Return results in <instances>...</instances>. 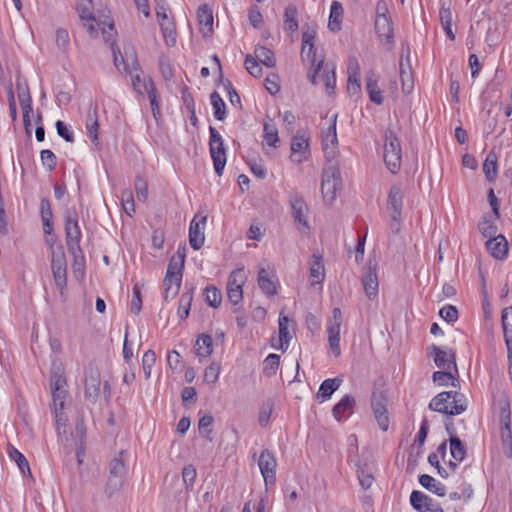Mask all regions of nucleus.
Returning a JSON list of instances; mask_svg holds the SVG:
<instances>
[{
  "label": "nucleus",
  "mask_w": 512,
  "mask_h": 512,
  "mask_svg": "<svg viewBox=\"0 0 512 512\" xmlns=\"http://www.w3.org/2000/svg\"><path fill=\"white\" fill-rule=\"evenodd\" d=\"M310 156L309 149V136L298 131L292 138L291 141V155L290 158L295 163H302L308 160Z\"/></svg>",
  "instance_id": "15"
},
{
  "label": "nucleus",
  "mask_w": 512,
  "mask_h": 512,
  "mask_svg": "<svg viewBox=\"0 0 512 512\" xmlns=\"http://www.w3.org/2000/svg\"><path fill=\"white\" fill-rule=\"evenodd\" d=\"M399 66L402 91L404 94H410L414 89V78L409 61L405 64L401 58Z\"/></svg>",
  "instance_id": "30"
},
{
  "label": "nucleus",
  "mask_w": 512,
  "mask_h": 512,
  "mask_svg": "<svg viewBox=\"0 0 512 512\" xmlns=\"http://www.w3.org/2000/svg\"><path fill=\"white\" fill-rule=\"evenodd\" d=\"M7 453L9 457L16 462L20 471L23 474H28L29 476H31L29 463L25 456L18 449H16L12 444H8Z\"/></svg>",
  "instance_id": "39"
},
{
  "label": "nucleus",
  "mask_w": 512,
  "mask_h": 512,
  "mask_svg": "<svg viewBox=\"0 0 512 512\" xmlns=\"http://www.w3.org/2000/svg\"><path fill=\"white\" fill-rule=\"evenodd\" d=\"M440 22L443 30L445 31L447 37L454 41L455 40V34L452 30V22H453V15L449 8L442 7L439 12Z\"/></svg>",
  "instance_id": "43"
},
{
  "label": "nucleus",
  "mask_w": 512,
  "mask_h": 512,
  "mask_svg": "<svg viewBox=\"0 0 512 512\" xmlns=\"http://www.w3.org/2000/svg\"><path fill=\"white\" fill-rule=\"evenodd\" d=\"M197 19L200 31L204 37L210 36L213 32V13L207 5H202L197 10Z\"/></svg>",
  "instance_id": "26"
},
{
  "label": "nucleus",
  "mask_w": 512,
  "mask_h": 512,
  "mask_svg": "<svg viewBox=\"0 0 512 512\" xmlns=\"http://www.w3.org/2000/svg\"><path fill=\"white\" fill-rule=\"evenodd\" d=\"M210 154L213 160L214 169L218 176H221L226 165V152L224 149L223 139L219 132L210 127Z\"/></svg>",
  "instance_id": "12"
},
{
  "label": "nucleus",
  "mask_w": 512,
  "mask_h": 512,
  "mask_svg": "<svg viewBox=\"0 0 512 512\" xmlns=\"http://www.w3.org/2000/svg\"><path fill=\"white\" fill-rule=\"evenodd\" d=\"M50 390L52 394V409L55 416V425L59 436L66 433L68 416L65 409L69 406V394L66 378L60 370H54L50 378Z\"/></svg>",
  "instance_id": "2"
},
{
  "label": "nucleus",
  "mask_w": 512,
  "mask_h": 512,
  "mask_svg": "<svg viewBox=\"0 0 512 512\" xmlns=\"http://www.w3.org/2000/svg\"><path fill=\"white\" fill-rule=\"evenodd\" d=\"M497 155L490 151L483 164V172L489 181H493L497 176Z\"/></svg>",
  "instance_id": "45"
},
{
  "label": "nucleus",
  "mask_w": 512,
  "mask_h": 512,
  "mask_svg": "<svg viewBox=\"0 0 512 512\" xmlns=\"http://www.w3.org/2000/svg\"><path fill=\"white\" fill-rule=\"evenodd\" d=\"M220 375V365L216 362L210 363L204 371V381L208 384H215Z\"/></svg>",
  "instance_id": "55"
},
{
  "label": "nucleus",
  "mask_w": 512,
  "mask_h": 512,
  "mask_svg": "<svg viewBox=\"0 0 512 512\" xmlns=\"http://www.w3.org/2000/svg\"><path fill=\"white\" fill-rule=\"evenodd\" d=\"M419 483L424 488H426L427 490L431 491L432 493H434L438 496H444L446 493L444 485L430 475H427V474L421 475L419 477Z\"/></svg>",
  "instance_id": "38"
},
{
  "label": "nucleus",
  "mask_w": 512,
  "mask_h": 512,
  "mask_svg": "<svg viewBox=\"0 0 512 512\" xmlns=\"http://www.w3.org/2000/svg\"><path fill=\"white\" fill-rule=\"evenodd\" d=\"M73 437L75 438L77 461L79 464H82L84 455L83 440L85 437V428L83 422L76 423Z\"/></svg>",
  "instance_id": "42"
},
{
  "label": "nucleus",
  "mask_w": 512,
  "mask_h": 512,
  "mask_svg": "<svg viewBox=\"0 0 512 512\" xmlns=\"http://www.w3.org/2000/svg\"><path fill=\"white\" fill-rule=\"evenodd\" d=\"M263 132H264L263 139H264L265 145L272 147V148H277L280 143V139L278 136V130L275 127V125L270 124V123H265Z\"/></svg>",
  "instance_id": "46"
},
{
  "label": "nucleus",
  "mask_w": 512,
  "mask_h": 512,
  "mask_svg": "<svg viewBox=\"0 0 512 512\" xmlns=\"http://www.w3.org/2000/svg\"><path fill=\"white\" fill-rule=\"evenodd\" d=\"M120 200L125 213L129 216H132V214L135 212L132 192L130 190L122 191Z\"/></svg>",
  "instance_id": "57"
},
{
  "label": "nucleus",
  "mask_w": 512,
  "mask_h": 512,
  "mask_svg": "<svg viewBox=\"0 0 512 512\" xmlns=\"http://www.w3.org/2000/svg\"><path fill=\"white\" fill-rule=\"evenodd\" d=\"M123 452H120L118 457H115L110 463L111 478L109 484L118 488L121 485V478L125 474V464L122 459Z\"/></svg>",
  "instance_id": "29"
},
{
  "label": "nucleus",
  "mask_w": 512,
  "mask_h": 512,
  "mask_svg": "<svg viewBox=\"0 0 512 512\" xmlns=\"http://www.w3.org/2000/svg\"><path fill=\"white\" fill-rule=\"evenodd\" d=\"M245 68L254 77L262 75V68L259 62L251 55H247L245 58Z\"/></svg>",
  "instance_id": "59"
},
{
  "label": "nucleus",
  "mask_w": 512,
  "mask_h": 512,
  "mask_svg": "<svg viewBox=\"0 0 512 512\" xmlns=\"http://www.w3.org/2000/svg\"><path fill=\"white\" fill-rule=\"evenodd\" d=\"M185 257V247H179L169 261L166 275L163 280L165 301L174 299L179 293Z\"/></svg>",
  "instance_id": "4"
},
{
  "label": "nucleus",
  "mask_w": 512,
  "mask_h": 512,
  "mask_svg": "<svg viewBox=\"0 0 512 512\" xmlns=\"http://www.w3.org/2000/svg\"><path fill=\"white\" fill-rule=\"evenodd\" d=\"M343 17V7L338 1H333L330 9L328 27L331 31H339Z\"/></svg>",
  "instance_id": "37"
},
{
  "label": "nucleus",
  "mask_w": 512,
  "mask_h": 512,
  "mask_svg": "<svg viewBox=\"0 0 512 512\" xmlns=\"http://www.w3.org/2000/svg\"><path fill=\"white\" fill-rule=\"evenodd\" d=\"M290 206L294 220L301 226L300 230L303 232L309 230L307 221L308 207L304 200L298 195H293L290 197Z\"/></svg>",
  "instance_id": "22"
},
{
  "label": "nucleus",
  "mask_w": 512,
  "mask_h": 512,
  "mask_svg": "<svg viewBox=\"0 0 512 512\" xmlns=\"http://www.w3.org/2000/svg\"><path fill=\"white\" fill-rule=\"evenodd\" d=\"M111 48L116 68L119 71H121L123 68L124 71L130 74L134 89L142 93V88H144L145 90L146 88H149V85H147L141 79L134 50L132 48L125 50V56H123L121 54V51L114 47V42L111 43Z\"/></svg>",
  "instance_id": "5"
},
{
  "label": "nucleus",
  "mask_w": 512,
  "mask_h": 512,
  "mask_svg": "<svg viewBox=\"0 0 512 512\" xmlns=\"http://www.w3.org/2000/svg\"><path fill=\"white\" fill-rule=\"evenodd\" d=\"M135 191H136L137 199L139 201L144 202L147 199L148 186H147V183L143 179L137 178L135 180Z\"/></svg>",
  "instance_id": "63"
},
{
  "label": "nucleus",
  "mask_w": 512,
  "mask_h": 512,
  "mask_svg": "<svg viewBox=\"0 0 512 512\" xmlns=\"http://www.w3.org/2000/svg\"><path fill=\"white\" fill-rule=\"evenodd\" d=\"M410 503L418 512H444L438 503L420 491L411 493Z\"/></svg>",
  "instance_id": "20"
},
{
  "label": "nucleus",
  "mask_w": 512,
  "mask_h": 512,
  "mask_svg": "<svg viewBox=\"0 0 512 512\" xmlns=\"http://www.w3.org/2000/svg\"><path fill=\"white\" fill-rule=\"evenodd\" d=\"M336 123L337 115L334 114L328 121V127L322 130V150L327 161H333L339 155Z\"/></svg>",
  "instance_id": "10"
},
{
  "label": "nucleus",
  "mask_w": 512,
  "mask_h": 512,
  "mask_svg": "<svg viewBox=\"0 0 512 512\" xmlns=\"http://www.w3.org/2000/svg\"><path fill=\"white\" fill-rule=\"evenodd\" d=\"M402 199L403 193L400 187L393 186L390 189L388 197V209L390 212V217L394 221V224L391 225V228L396 232L399 231V220L402 211Z\"/></svg>",
  "instance_id": "17"
},
{
  "label": "nucleus",
  "mask_w": 512,
  "mask_h": 512,
  "mask_svg": "<svg viewBox=\"0 0 512 512\" xmlns=\"http://www.w3.org/2000/svg\"><path fill=\"white\" fill-rule=\"evenodd\" d=\"M98 121L97 119L92 116V115H88V119H87V123H86V130H87V134L88 136L90 137V139L95 142L97 141L98 139Z\"/></svg>",
  "instance_id": "61"
},
{
  "label": "nucleus",
  "mask_w": 512,
  "mask_h": 512,
  "mask_svg": "<svg viewBox=\"0 0 512 512\" xmlns=\"http://www.w3.org/2000/svg\"><path fill=\"white\" fill-rule=\"evenodd\" d=\"M343 322V315L340 308L336 307L332 310V318L327 322L326 331L328 334V345L330 351L335 357L341 354L340 349V332Z\"/></svg>",
  "instance_id": "11"
},
{
  "label": "nucleus",
  "mask_w": 512,
  "mask_h": 512,
  "mask_svg": "<svg viewBox=\"0 0 512 512\" xmlns=\"http://www.w3.org/2000/svg\"><path fill=\"white\" fill-rule=\"evenodd\" d=\"M439 314L447 322H454L458 318V311L452 305H447V306L443 307L440 310Z\"/></svg>",
  "instance_id": "64"
},
{
  "label": "nucleus",
  "mask_w": 512,
  "mask_h": 512,
  "mask_svg": "<svg viewBox=\"0 0 512 512\" xmlns=\"http://www.w3.org/2000/svg\"><path fill=\"white\" fill-rule=\"evenodd\" d=\"M205 299L210 306L217 308L222 302V294L215 286H209L205 289Z\"/></svg>",
  "instance_id": "53"
},
{
  "label": "nucleus",
  "mask_w": 512,
  "mask_h": 512,
  "mask_svg": "<svg viewBox=\"0 0 512 512\" xmlns=\"http://www.w3.org/2000/svg\"><path fill=\"white\" fill-rule=\"evenodd\" d=\"M316 29L308 26L302 32L301 58L303 62L310 63L309 78L314 85L323 84L326 92L330 94L336 85V76L332 65H323V58L317 55L315 49Z\"/></svg>",
  "instance_id": "1"
},
{
  "label": "nucleus",
  "mask_w": 512,
  "mask_h": 512,
  "mask_svg": "<svg viewBox=\"0 0 512 512\" xmlns=\"http://www.w3.org/2000/svg\"><path fill=\"white\" fill-rule=\"evenodd\" d=\"M453 370H444L436 371L433 373V381L440 386H447L449 384L456 386V382H458L457 378H455L452 373Z\"/></svg>",
  "instance_id": "48"
},
{
  "label": "nucleus",
  "mask_w": 512,
  "mask_h": 512,
  "mask_svg": "<svg viewBox=\"0 0 512 512\" xmlns=\"http://www.w3.org/2000/svg\"><path fill=\"white\" fill-rule=\"evenodd\" d=\"M309 275L311 285L320 284L325 278V268L322 260V256L313 254L309 262Z\"/></svg>",
  "instance_id": "27"
},
{
  "label": "nucleus",
  "mask_w": 512,
  "mask_h": 512,
  "mask_svg": "<svg viewBox=\"0 0 512 512\" xmlns=\"http://www.w3.org/2000/svg\"><path fill=\"white\" fill-rule=\"evenodd\" d=\"M279 348L283 351L287 350L292 334L289 331V318L282 313L279 315Z\"/></svg>",
  "instance_id": "35"
},
{
  "label": "nucleus",
  "mask_w": 512,
  "mask_h": 512,
  "mask_svg": "<svg viewBox=\"0 0 512 512\" xmlns=\"http://www.w3.org/2000/svg\"><path fill=\"white\" fill-rule=\"evenodd\" d=\"M214 419L211 415H204L202 418H200L198 423V429L199 432L207 439L211 440V429L210 426L212 425Z\"/></svg>",
  "instance_id": "58"
},
{
  "label": "nucleus",
  "mask_w": 512,
  "mask_h": 512,
  "mask_svg": "<svg viewBox=\"0 0 512 512\" xmlns=\"http://www.w3.org/2000/svg\"><path fill=\"white\" fill-rule=\"evenodd\" d=\"M213 352V340L210 335H200L195 343V354L199 358H207Z\"/></svg>",
  "instance_id": "34"
},
{
  "label": "nucleus",
  "mask_w": 512,
  "mask_h": 512,
  "mask_svg": "<svg viewBox=\"0 0 512 512\" xmlns=\"http://www.w3.org/2000/svg\"><path fill=\"white\" fill-rule=\"evenodd\" d=\"M248 17H249V21H250L251 25L254 28L259 29L262 26L263 16L258 7H256V6L251 7L249 9Z\"/></svg>",
  "instance_id": "62"
},
{
  "label": "nucleus",
  "mask_w": 512,
  "mask_h": 512,
  "mask_svg": "<svg viewBox=\"0 0 512 512\" xmlns=\"http://www.w3.org/2000/svg\"><path fill=\"white\" fill-rule=\"evenodd\" d=\"M205 223H206V216H201L199 218V216L196 215L193 218V220L191 221L190 228H189V242H190L191 247L195 250L200 249L204 244Z\"/></svg>",
  "instance_id": "21"
},
{
  "label": "nucleus",
  "mask_w": 512,
  "mask_h": 512,
  "mask_svg": "<svg viewBox=\"0 0 512 512\" xmlns=\"http://www.w3.org/2000/svg\"><path fill=\"white\" fill-rule=\"evenodd\" d=\"M429 407L440 413L459 415L466 410L467 404L461 393L442 392L432 399Z\"/></svg>",
  "instance_id": "6"
},
{
  "label": "nucleus",
  "mask_w": 512,
  "mask_h": 512,
  "mask_svg": "<svg viewBox=\"0 0 512 512\" xmlns=\"http://www.w3.org/2000/svg\"><path fill=\"white\" fill-rule=\"evenodd\" d=\"M434 362L439 369L454 370L457 374L455 353L452 349H442L436 345L431 347Z\"/></svg>",
  "instance_id": "19"
},
{
  "label": "nucleus",
  "mask_w": 512,
  "mask_h": 512,
  "mask_svg": "<svg viewBox=\"0 0 512 512\" xmlns=\"http://www.w3.org/2000/svg\"><path fill=\"white\" fill-rule=\"evenodd\" d=\"M297 9L290 5L284 11V30L288 33H295L298 30Z\"/></svg>",
  "instance_id": "41"
},
{
  "label": "nucleus",
  "mask_w": 512,
  "mask_h": 512,
  "mask_svg": "<svg viewBox=\"0 0 512 512\" xmlns=\"http://www.w3.org/2000/svg\"><path fill=\"white\" fill-rule=\"evenodd\" d=\"M156 355L155 352L151 349L147 350L142 357V370L144 373L145 379H149L152 372V367L155 364Z\"/></svg>",
  "instance_id": "52"
},
{
  "label": "nucleus",
  "mask_w": 512,
  "mask_h": 512,
  "mask_svg": "<svg viewBox=\"0 0 512 512\" xmlns=\"http://www.w3.org/2000/svg\"><path fill=\"white\" fill-rule=\"evenodd\" d=\"M486 248L496 259H502L508 252V244L504 236L498 235L486 242Z\"/></svg>",
  "instance_id": "28"
},
{
  "label": "nucleus",
  "mask_w": 512,
  "mask_h": 512,
  "mask_svg": "<svg viewBox=\"0 0 512 512\" xmlns=\"http://www.w3.org/2000/svg\"><path fill=\"white\" fill-rule=\"evenodd\" d=\"M254 54H255L254 58L259 63H261L269 68L275 66L276 60H275L273 52L270 49L263 47V46H258L255 48Z\"/></svg>",
  "instance_id": "44"
},
{
  "label": "nucleus",
  "mask_w": 512,
  "mask_h": 512,
  "mask_svg": "<svg viewBox=\"0 0 512 512\" xmlns=\"http://www.w3.org/2000/svg\"><path fill=\"white\" fill-rule=\"evenodd\" d=\"M341 382L342 380L339 378L324 380L317 392V397L321 399V402L328 400L334 391L339 388Z\"/></svg>",
  "instance_id": "36"
},
{
  "label": "nucleus",
  "mask_w": 512,
  "mask_h": 512,
  "mask_svg": "<svg viewBox=\"0 0 512 512\" xmlns=\"http://www.w3.org/2000/svg\"><path fill=\"white\" fill-rule=\"evenodd\" d=\"M79 17L83 23L84 28L87 30L91 37H98L101 32L105 42H113L116 35L114 25L109 16H104L103 19H96L93 15V0H85L78 4Z\"/></svg>",
  "instance_id": "3"
},
{
  "label": "nucleus",
  "mask_w": 512,
  "mask_h": 512,
  "mask_svg": "<svg viewBox=\"0 0 512 512\" xmlns=\"http://www.w3.org/2000/svg\"><path fill=\"white\" fill-rule=\"evenodd\" d=\"M257 284L267 297L277 294L278 277L275 268L267 261H262L258 265Z\"/></svg>",
  "instance_id": "9"
},
{
  "label": "nucleus",
  "mask_w": 512,
  "mask_h": 512,
  "mask_svg": "<svg viewBox=\"0 0 512 512\" xmlns=\"http://www.w3.org/2000/svg\"><path fill=\"white\" fill-rule=\"evenodd\" d=\"M450 453L453 459L457 462H460L464 459L466 455V449L459 438H450Z\"/></svg>",
  "instance_id": "51"
},
{
  "label": "nucleus",
  "mask_w": 512,
  "mask_h": 512,
  "mask_svg": "<svg viewBox=\"0 0 512 512\" xmlns=\"http://www.w3.org/2000/svg\"><path fill=\"white\" fill-rule=\"evenodd\" d=\"M355 400L349 395H345L332 410L333 416L336 420L340 421L346 417L347 414L352 412Z\"/></svg>",
  "instance_id": "33"
},
{
  "label": "nucleus",
  "mask_w": 512,
  "mask_h": 512,
  "mask_svg": "<svg viewBox=\"0 0 512 512\" xmlns=\"http://www.w3.org/2000/svg\"><path fill=\"white\" fill-rule=\"evenodd\" d=\"M159 25H160V29H161L165 43L168 46H174L176 43L177 33H176L175 24H174L173 20L166 21Z\"/></svg>",
  "instance_id": "47"
},
{
  "label": "nucleus",
  "mask_w": 512,
  "mask_h": 512,
  "mask_svg": "<svg viewBox=\"0 0 512 512\" xmlns=\"http://www.w3.org/2000/svg\"><path fill=\"white\" fill-rule=\"evenodd\" d=\"M362 284L366 296L373 300L378 295V278L374 267L369 265L362 278Z\"/></svg>",
  "instance_id": "25"
},
{
  "label": "nucleus",
  "mask_w": 512,
  "mask_h": 512,
  "mask_svg": "<svg viewBox=\"0 0 512 512\" xmlns=\"http://www.w3.org/2000/svg\"><path fill=\"white\" fill-rule=\"evenodd\" d=\"M247 281L244 268L233 270L227 281V297L233 305L239 304L243 299V286Z\"/></svg>",
  "instance_id": "14"
},
{
  "label": "nucleus",
  "mask_w": 512,
  "mask_h": 512,
  "mask_svg": "<svg viewBox=\"0 0 512 512\" xmlns=\"http://www.w3.org/2000/svg\"><path fill=\"white\" fill-rule=\"evenodd\" d=\"M499 410V421L501 425V439L505 453L512 451V432L510 404L506 399H500L497 404Z\"/></svg>",
  "instance_id": "13"
},
{
  "label": "nucleus",
  "mask_w": 512,
  "mask_h": 512,
  "mask_svg": "<svg viewBox=\"0 0 512 512\" xmlns=\"http://www.w3.org/2000/svg\"><path fill=\"white\" fill-rule=\"evenodd\" d=\"M46 242L51 247V268L66 269V259L61 245H54V237L46 238Z\"/></svg>",
  "instance_id": "31"
},
{
  "label": "nucleus",
  "mask_w": 512,
  "mask_h": 512,
  "mask_svg": "<svg viewBox=\"0 0 512 512\" xmlns=\"http://www.w3.org/2000/svg\"><path fill=\"white\" fill-rule=\"evenodd\" d=\"M211 104L214 110V116L217 120L225 119V103L217 92H213L210 96Z\"/></svg>",
  "instance_id": "50"
},
{
  "label": "nucleus",
  "mask_w": 512,
  "mask_h": 512,
  "mask_svg": "<svg viewBox=\"0 0 512 512\" xmlns=\"http://www.w3.org/2000/svg\"><path fill=\"white\" fill-rule=\"evenodd\" d=\"M501 320L504 337L509 338V335H512V306L503 309Z\"/></svg>",
  "instance_id": "56"
},
{
  "label": "nucleus",
  "mask_w": 512,
  "mask_h": 512,
  "mask_svg": "<svg viewBox=\"0 0 512 512\" xmlns=\"http://www.w3.org/2000/svg\"><path fill=\"white\" fill-rule=\"evenodd\" d=\"M258 466L266 486L273 485L276 481L277 462L269 450H263L258 458Z\"/></svg>",
  "instance_id": "16"
},
{
  "label": "nucleus",
  "mask_w": 512,
  "mask_h": 512,
  "mask_svg": "<svg viewBox=\"0 0 512 512\" xmlns=\"http://www.w3.org/2000/svg\"><path fill=\"white\" fill-rule=\"evenodd\" d=\"M340 171L335 166H329L323 170L321 192L326 204H333L341 188Z\"/></svg>",
  "instance_id": "7"
},
{
  "label": "nucleus",
  "mask_w": 512,
  "mask_h": 512,
  "mask_svg": "<svg viewBox=\"0 0 512 512\" xmlns=\"http://www.w3.org/2000/svg\"><path fill=\"white\" fill-rule=\"evenodd\" d=\"M280 364V357L277 354H269L264 360V373L272 376L276 373Z\"/></svg>",
  "instance_id": "54"
},
{
  "label": "nucleus",
  "mask_w": 512,
  "mask_h": 512,
  "mask_svg": "<svg viewBox=\"0 0 512 512\" xmlns=\"http://www.w3.org/2000/svg\"><path fill=\"white\" fill-rule=\"evenodd\" d=\"M193 295L191 292H184L179 299L177 314L181 320L186 319L189 315Z\"/></svg>",
  "instance_id": "49"
},
{
  "label": "nucleus",
  "mask_w": 512,
  "mask_h": 512,
  "mask_svg": "<svg viewBox=\"0 0 512 512\" xmlns=\"http://www.w3.org/2000/svg\"><path fill=\"white\" fill-rule=\"evenodd\" d=\"M383 157L387 168L393 174L397 173L401 165L402 149L398 137L391 130L385 134Z\"/></svg>",
  "instance_id": "8"
},
{
  "label": "nucleus",
  "mask_w": 512,
  "mask_h": 512,
  "mask_svg": "<svg viewBox=\"0 0 512 512\" xmlns=\"http://www.w3.org/2000/svg\"><path fill=\"white\" fill-rule=\"evenodd\" d=\"M371 405L379 427L383 431H387L389 427V418L387 415L386 399L381 395H373Z\"/></svg>",
  "instance_id": "23"
},
{
  "label": "nucleus",
  "mask_w": 512,
  "mask_h": 512,
  "mask_svg": "<svg viewBox=\"0 0 512 512\" xmlns=\"http://www.w3.org/2000/svg\"><path fill=\"white\" fill-rule=\"evenodd\" d=\"M196 476H197V471L193 465L189 464L183 468L182 479L187 488L193 486Z\"/></svg>",
  "instance_id": "60"
},
{
  "label": "nucleus",
  "mask_w": 512,
  "mask_h": 512,
  "mask_svg": "<svg viewBox=\"0 0 512 512\" xmlns=\"http://www.w3.org/2000/svg\"><path fill=\"white\" fill-rule=\"evenodd\" d=\"M375 30L381 39L390 42L393 38V29L391 21L387 15L376 16Z\"/></svg>",
  "instance_id": "32"
},
{
  "label": "nucleus",
  "mask_w": 512,
  "mask_h": 512,
  "mask_svg": "<svg viewBox=\"0 0 512 512\" xmlns=\"http://www.w3.org/2000/svg\"><path fill=\"white\" fill-rule=\"evenodd\" d=\"M366 90H367V92L369 94V98L372 102H374L375 104H378V105L382 104V102H383L382 92L378 87V80L374 74L367 76Z\"/></svg>",
  "instance_id": "40"
},
{
  "label": "nucleus",
  "mask_w": 512,
  "mask_h": 512,
  "mask_svg": "<svg viewBox=\"0 0 512 512\" xmlns=\"http://www.w3.org/2000/svg\"><path fill=\"white\" fill-rule=\"evenodd\" d=\"M66 243L68 250L76 255L80 251L81 231L76 217L68 216L65 224Z\"/></svg>",
  "instance_id": "18"
},
{
  "label": "nucleus",
  "mask_w": 512,
  "mask_h": 512,
  "mask_svg": "<svg viewBox=\"0 0 512 512\" xmlns=\"http://www.w3.org/2000/svg\"><path fill=\"white\" fill-rule=\"evenodd\" d=\"M100 374L98 371L90 370L85 377L84 394L90 402H95L100 393Z\"/></svg>",
  "instance_id": "24"
}]
</instances>
